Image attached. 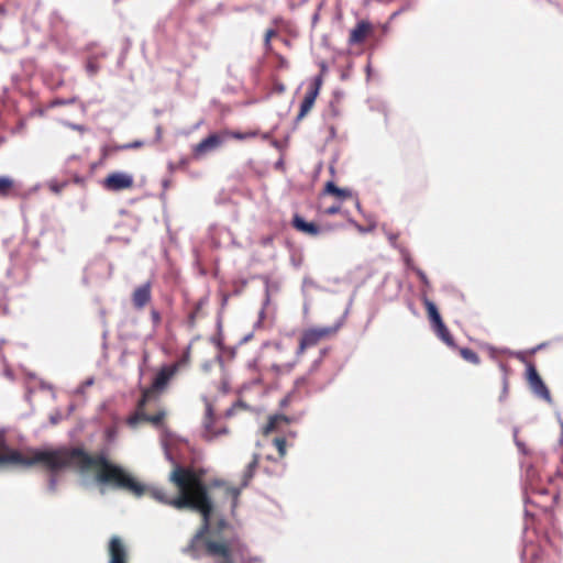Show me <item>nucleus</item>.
I'll use <instances>...</instances> for the list:
<instances>
[{
	"label": "nucleus",
	"mask_w": 563,
	"mask_h": 563,
	"mask_svg": "<svg viewBox=\"0 0 563 563\" xmlns=\"http://www.w3.org/2000/svg\"><path fill=\"white\" fill-rule=\"evenodd\" d=\"M206 473L203 468L175 465L168 479L178 489V494L172 496L163 489H153L151 494L158 503L178 510L191 509L201 515V527L189 541L185 553L194 559L205 555L213 563H235L234 541L210 533L213 503L209 487L203 481Z\"/></svg>",
	"instance_id": "f257e3e1"
},
{
	"label": "nucleus",
	"mask_w": 563,
	"mask_h": 563,
	"mask_svg": "<svg viewBox=\"0 0 563 563\" xmlns=\"http://www.w3.org/2000/svg\"><path fill=\"white\" fill-rule=\"evenodd\" d=\"M37 464L52 473L64 468H75L80 473L96 470V478L100 484H109L114 488L126 490L136 497L147 494L155 499L151 494L153 489H163L167 494L163 487H147L139 483L121 466L110 463L103 454L90 455L79 446L46 451L30 450L27 454L20 452L18 465L31 467Z\"/></svg>",
	"instance_id": "f03ea898"
},
{
	"label": "nucleus",
	"mask_w": 563,
	"mask_h": 563,
	"mask_svg": "<svg viewBox=\"0 0 563 563\" xmlns=\"http://www.w3.org/2000/svg\"><path fill=\"white\" fill-rule=\"evenodd\" d=\"M553 476L548 474L544 477L534 467L530 466L526 471V501L542 511L552 510L559 498L556 489L548 488L547 484H552Z\"/></svg>",
	"instance_id": "7ed1b4c3"
},
{
	"label": "nucleus",
	"mask_w": 563,
	"mask_h": 563,
	"mask_svg": "<svg viewBox=\"0 0 563 563\" xmlns=\"http://www.w3.org/2000/svg\"><path fill=\"white\" fill-rule=\"evenodd\" d=\"M152 396L151 390H143L141 398L137 401L136 410L126 419V424L135 429L141 422H148L154 427H161L166 418L165 410H158L154 415H147L145 406Z\"/></svg>",
	"instance_id": "20e7f679"
},
{
	"label": "nucleus",
	"mask_w": 563,
	"mask_h": 563,
	"mask_svg": "<svg viewBox=\"0 0 563 563\" xmlns=\"http://www.w3.org/2000/svg\"><path fill=\"white\" fill-rule=\"evenodd\" d=\"M338 330L339 325L312 327L305 329L299 339V344L296 351L297 356H301L307 349L313 347L321 341L333 336Z\"/></svg>",
	"instance_id": "39448f33"
},
{
	"label": "nucleus",
	"mask_w": 563,
	"mask_h": 563,
	"mask_svg": "<svg viewBox=\"0 0 563 563\" xmlns=\"http://www.w3.org/2000/svg\"><path fill=\"white\" fill-rule=\"evenodd\" d=\"M322 76H317L312 79L309 85V88L303 97V100L300 104V109L297 115V121L302 120L313 108L316 99L320 92L322 86Z\"/></svg>",
	"instance_id": "423d86ee"
},
{
	"label": "nucleus",
	"mask_w": 563,
	"mask_h": 563,
	"mask_svg": "<svg viewBox=\"0 0 563 563\" xmlns=\"http://www.w3.org/2000/svg\"><path fill=\"white\" fill-rule=\"evenodd\" d=\"M260 457L257 454L253 455L252 461L247 464L245 471L243 472L242 487H227L225 494L232 499V509H235L238 506V500L241 494V489L249 485V482L253 478L255 471L258 466Z\"/></svg>",
	"instance_id": "0eeeda50"
},
{
	"label": "nucleus",
	"mask_w": 563,
	"mask_h": 563,
	"mask_svg": "<svg viewBox=\"0 0 563 563\" xmlns=\"http://www.w3.org/2000/svg\"><path fill=\"white\" fill-rule=\"evenodd\" d=\"M526 378L530 389L540 398L551 401V394L532 363L527 364Z\"/></svg>",
	"instance_id": "6e6552de"
},
{
	"label": "nucleus",
	"mask_w": 563,
	"mask_h": 563,
	"mask_svg": "<svg viewBox=\"0 0 563 563\" xmlns=\"http://www.w3.org/2000/svg\"><path fill=\"white\" fill-rule=\"evenodd\" d=\"M224 141V136L222 131L219 133H211L203 140H201L198 144L192 147V156L196 159H200L206 154L217 150L221 146Z\"/></svg>",
	"instance_id": "1a4fd4ad"
},
{
	"label": "nucleus",
	"mask_w": 563,
	"mask_h": 563,
	"mask_svg": "<svg viewBox=\"0 0 563 563\" xmlns=\"http://www.w3.org/2000/svg\"><path fill=\"white\" fill-rule=\"evenodd\" d=\"M134 185L133 176L126 173L114 172L103 180V187L110 191L130 189Z\"/></svg>",
	"instance_id": "9d476101"
},
{
	"label": "nucleus",
	"mask_w": 563,
	"mask_h": 563,
	"mask_svg": "<svg viewBox=\"0 0 563 563\" xmlns=\"http://www.w3.org/2000/svg\"><path fill=\"white\" fill-rule=\"evenodd\" d=\"M108 553L109 563H128V549L120 537H111L108 544Z\"/></svg>",
	"instance_id": "9b49d317"
},
{
	"label": "nucleus",
	"mask_w": 563,
	"mask_h": 563,
	"mask_svg": "<svg viewBox=\"0 0 563 563\" xmlns=\"http://www.w3.org/2000/svg\"><path fill=\"white\" fill-rule=\"evenodd\" d=\"M132 305L136 310H142L152 300V284L150 282L136 287L132 292Z\"/></svg>",
	"instance_id": "f8f14e48"
},
{
	"label": "nucleus",
	"mask_w": 563,
	"mask_h": 563,
	"mask_svg": "<svg viewBox=\"0 0 563 563\" xmlns=\"http://www.w3.org/2000/svg\"><path fill=\"white\" fill-rule=\"evenodd\" d=\"M176 374L177 372L175 366H163L154 377L151 388H148L147 390H151L152 394L154 391L163 390Z\"/></svg>",
	"instance_id": "ddd939ff"
},
{
	"label": "nucleus",
	"mask_w": 563,
	"mask_h": 563,
	"mask_svg": "<svg viewBox=\"0 0 563 563\" xmlns=\"http://www.w3.org/2000/svg\"><path fill=\"white\" fill-rule=\"evenodd\" d=\"M373 32V25L366 20L357 22L355 27L350 32L349 44L360 45L365 42L367 36Z\"/></svg>",
	"instance_id": "4468645a"
},
{
	"label": "nucleus",
	"mask_w": 563,
	"mask_h": 563,
	"mask_svg": "<svg viewBox=\"0 0 563 563\" xmlns=\"http://www.w3.org/2000/svg\"><path fill=\"white\" fill-rule=\"evenodd\" d=\"M20 451L8 446L5 435L0 432V465H18Z\"/></svg>",
	"instance_id": "2eb2a0df"
},
{
	"label": "nucleus",
	"mask_w": 563,
	"mask_h": 563,
	"mask_svg": "<svg viewBox=\"0 0 563 563\" xmlns=\"http://www.w3.org/2000/svg\"><path fill=\"white\" fill-rule=\"evenodd\" d=\"M291 225L299 232H302L310 236H317L321 229L314 222H307L301 216L296 213L292 218Z\"/></svg>",
	"instance_id": "dca6fc26"
},
{
	"label": "nucleus",
	"mask_w": 563,
	"mask_h": 563,
	"mask_svg": "<svg viewBox=\"0 0 563 563\" xmlns=\"http://www.w3.org/2000/svg\"><path fill=\"white\" fill-rule=\"evenodd\" d=\"M522 560L526 563H539L543 556V550L539 544L527 542L521 553Z\"/></svg>",
	"instance_id": "f3484780"
},
{
	"label": "nucleus",
	"mask_w": 563,
	"mask_h": 563,
	"mask_svg": "<svg viewBox=\"0 0 563 563\" xmlns=\"http://www.w3.org/2000/svg\"><path fill=\"white\" fill-rule=\"evenodd\" d=\"M290 421L291 420L284 415L271 416L267 423L263 428V433L267 435L272 432L280 431L284 427L288 426Z\"/></svg>",
	"instance_id": "a211bd4d"
},
{
	"label": "nucleus",
	"mask_w": 563,
	"mask_h": 563,
	"mask_svg": "<svg viewBox=\"0 0 563 563\" xmlns=\"http://www.w3.org/2000/svg\"><path fill=\"white\" fill-rule=\"evenodd\" d=\"M213 423H214L213 411H212V408L209 406L207 408V413H206V418H205V433H203V437L208 441H211L212 439H214L216 437H218L220 434L227 433L225 429H216L213 427Z\"/></svg>",
	"instance_id": "6ab92c4d"
},
{
	"label": "nucleus",
	"mask_w": 563,
	"mask_h": 563,
	"mask_svg": "<svg viewBox=\"0 0 563 563\" xmlns=\"http://www.w3.org/2000/svg\"><path fill=\"white\" fill-rule=\"evenodd\" d=\"M19 185L16 180L10 176H0V198H9L16 196Z\"/></svg>",
	"instance_id": "aec40b11"
},
{
	"label": "nucleus",
	"mask_w": 563,
	"mask_h": 563,
	"mask_svg": "<svg viewBox=\"0 0 563 563\" xmlns=\"http://www.w3.org/2000/svg\"><path fill=\"white\" fill-rule=\"evenodd\" d=\"M324 195L333 196L339 202L353 198L352 190L347 188H339L334 183L328 181L323 189Z\"/></svg>",
	"instance_id": "412c9836"
},
{
	"label": "nucleus",
	"mask_w": 563,
	"mask_h": 563,
	"mask_svg": "<svg viewBox=\"0 0 563 563\" xmlns=\"http://www.w3.org/2000/svg\"><path fill=\"white\" fill-rule=\"evenodd\" d=\"M205 305H206V300H205V299H200V300H198V301L194 305V308H192V310L188 313L187 321H186L187 327H188L189 329H194V328H196L197 320L203 316L202 309H203V306H205Z\"/></svg>",
	"instance_id": "4be33fe9"
},
{
	"label": "nucleus",
	"mask_w": 563,
	"mask_h": 563,
	"mask_svg": "<svg viewBox=\"0 0 563 563\" xmlns=\"http://www.w3.org/2000/svg\"><path fill=\"white\" fill-rule=\"evenodd\" d=\"M423 305L426 307V310H427V313H428V317H429L432 328L443 322V320L440 316V312H439L437 306L434 305V302H432L428 298H424Z\"/></svg>",
	"instance_id": "5701e85b"
},
{
	"label": "nucleus",
	"mask_w": 563,
	"mask_h": 563,
	"mask_svg": "<svg viewBox=\"0 0 563 563\" xmlns=\"http://www.w3.org/2000/svg\"><path fill=\"white\" fill-rule=\"evenodd\" d=\"M433 331L438 335V338L443 341L448 346L455 347V342L453 336L451 335L449 329L444 324V322L433 327Z\"/></svg>",
	"instance_id": "b1692460"
},
{
	"label": "nucleus",
	"mask_w": 563,
	"mask_h": 563,
	"mask_svg": "<svg viewBox=\"0 0 563 563\" xmlns=\"http://www.w3.org/2000/svg\"><path fill=\"white\" fill-rule=\"evenodd\" d=\"M191 361V345H188L185 351L183 352L181 356L173 364L172 366H175L176 372L179 369L187 367L190 364Z\"/></svg>",
	"instance_id": "393cba45"
},
{
	"label": "nucleus",
	"mask_w": 563,
	"mask_h": 563,
	"mask_svg": "<svg viewBox=\"0 0 563 563\" xmlns=\"http://www.w3.org/2000/svg\"><path fill=\"white\" fill-rule=\"evenodd\" d=\"M460 355L466 362L475 364V365L479 364V362H481V358H479L478 354L475 351H473L472 349H468V347L460 349Z\"/></svg>",
	"instance_id": "a878e982"
},
{
	"label": "nucleus",
	"mask_w": 563,
	"mask_h": 563,
	"mask_svg": "<svg viewBox=\"0 0 563 563\" xmlns=\"http://www.w3.org/2000/svg\"><path fill=\"white\" fill-rule=\"evenodd\" d=\"M222 133H223L224 140L229 139V137H232L235 140H246V139L255 137L257 135L256 132H234V131H229V130H223Z\"/></svg>",
	"instance_id": "bb28decb"
},
{
	"label": "nucleus",
	"mask_w": 563,
	"mask_h": 563,
	"mask_svg": "<svg viewBox=\"0 0 563 563\" xmlns=\"http://www.w3.org/2000/svg\"><path fill=\"white\" fill-rule=\"evenodd\" d=\"M273 445L278 452V459L283 460L286 456V439L284 437H276L273 439Z\"/></svg>",
	"instance_id": "cd10ccee"
},
{
	"label": "nucleus",
	"mask_w": 563,
	"mask_h": 563,
	"mask_svg": "<svg viewBox=\"0 0 563 563\" xmlns=\"http://www.w3.org/2000/svg\"><path fill=\"white\" fill-rule=\"evenodd\" d=\"M67 185L68 181L49 180L47 183L48 189L56 195H59L67 187Z\"/></svg>",
	"instance_id": "c85d7f7f"
},
{
	"label": "nucleus",
	"mask_w": 563,
	"mask_h": 563,
	"mask_svg": "<svg viewBox=\"0 0 563 563\" xmlns=\"http://www.w3.org/2000/svg\"><path fill=\"white\" fill-rule=\"evenodd\" d=\"M276 35H277V31L275 29L266 30L265 36H264V46H265L266 51L272 49V38L275 37Z\"/></svg>",
	"instance_id": "c756f323"
},
{
	"label": "nucleus",
	"mask_w": 563,
	"mask_h": 563,
	"mask_svg": "<svg viewBox=\"0 0 563 563\" xmlns=\"http://www.w3.org/2000/svg\"><path fill=\"white\" fill-rule=\"evenodd\" d=\"M150 317H151V320H152L153 329H157L161 325V323H162V314H161V312L157 309L152 308L151 311H150Z\"/></svg>",
	"instance_id": "7c9ffc66"
},
{
	"label": "nucleus",
	"mask_w": 563,
	"mask_h": 563,
	"mask_svg": "<svg viewBox=\"0 0 563 563\" xmlns=\"http://www.w3.org/2000/svg\"><path fill=\"white\" fill-rule=\"evenodd\" d=\"M561 452H560V466L558 467L555 475L559 477H563V424H562V434L559 441Z\"/></svg>",
	"instance_id": "2f4dec72"
},
{
	"label": "nucleus",
	"mask_w": 563,
	"mask_h": 563,
	"mask_svg": "<svg viewBox=\"0 0 563 563\" xmlns=\"http://www.w3.org/2000/svg\"><path fill=\"white\" fill-rule=\"evenodd\" d=\"M341 211V205L340 203H334L328 208H325L323 210V213L327 214V216H333V214H336Z\"/></svg>",
	"instance_id": "473e14b6"
},
{
	"label": "nucleus",
	"mask_w": 563,
	"mask_h": 563,
	"mask_svg": "<svg viewBox=\"0 0 563 563\" xmlns=\"http://www.w3.org/2000/svg\"><path fill=\"white\" fill-rule=\"evenodd\" d=\"M99 67H98V64L95 59H89L88 63H87V70L91 74V75H95L97 74Z\"/></svg>",
	"instance_id": "72a5a7b5"
},
{
	"label": "nucleus",
	"mask_w": 563,
	"mask_h": 563,
	"mask_svg": "<svg viewBox=\"0 0 563 563\" xmlns=\"http://www.w3.org/2000/svg\"><path fill=\"white\" fill-rule=\"evenodd\" d=\"M77 101V98L74 97L71 99H68V100H64V99H56L53 101V106H65V104H70V103H75Z\"/></svg>",
	"instance_id": "f704fd0d"
},
{
	"label": "nucleus",
	"mask_w": 563,
	"mask_h": 563,
	"mask_svg": "<svg viewBox=\"0 0 563 563\" xmlns=\"http://www.w3.org/2000/svg\"><path fill=\"white\" fill-rule=\"evenodd\" d=\"M142 145H143L142 141H134L133 143L123 144V145L119 146V150L139 148Z\"/></svg>",
	"instance_id": "c9c22d12"
},
{
	"label": "nucleus",
	"mask_w": 563,
	"mask_h": 563,
	"mask_svg": "<svg viewBox=\"0 0 563 563\" xmlns=\"http://www.w3.org/2000/svg\"><path fill=\"white\" fill-rule=\"evenodd\" d=\"M417 274H418V276H419L420 280H421L423 284H428V278H427L426 274H424L422 271L417 269Z\"/></svg>",
	"instance_id": "e433bc0d"
},
{
	"label": "nucleus",
	"mask_w": 563,
	"mask_h": 563,
	"mask_svg": "<svg viewBox=\"0 0 563 563\" xmlns=\"http://www.w3.org/2000/svg\"><path fill=\"white\" fill-rule=\"evenodd\" d=\"M56 483H57L56 477L52 476L51 479H49V484H48L49 489L52 492H54L56 489Z\"/></svg>",
	"instance_id": "4c0bfd02"
},
{
	"label": "nucleus",
	"mask_w": 563,
	"mask_h": 563,
	"mask_svg": "<svg viewBox=\"0 0 563 563\" xmlns=\"http://www.w3.org/2000/svg\"><path fill=\"white\" fill-rule=\"evenodd\" d=\"M507 393H508V380H507V378L505 377V378H504L503 396H501V397H506Z\"/></svg>",
	"instance_id": "58836bf2"
},
{
	"label": "nucleus",
	"mask_w": 563,
	"mask_h": 563,
	"mask_svg": "<svg viewBox=\"0 0 563 563\" xmlns=\"http://www.w3.org/2000/svg\"><path fill=\"white\" fill-rule=\"evenodd\" d=\"M224 485V482L223 481H220V479H216L211 483V486L212 487H221Z\"/></svg>",
	"instance_id": "ea45409f"
},
{
	"label": "nucleus",
	"mask_w": 563,
	"mask_h": 563,
	"mask_svg": "<svg viewBox=\"0 0 563 563\" xmlns=\"http://www.w3.org/2000/svg\"><path fill=\"white\" fill-rule=\"evenodd\" d=\"M291 395H288L280 401V406L285 407L290 401Z\"/></svg>",
	"instance_id": "a19ab883"
},
{
	"label": "nucleus",
	"mask_w": 563,
	"mask_h": 563,
	"mask_svg": "<svg viewBox=\"0 0 563 563\" xmlns=\"http://www.w3.org/2000/svg\"><path fill=\"white\" fill-rule=\"evenodd\" d=\"M305 383H306V378L305 377L298 378L296 380V386H299V385L305 384Z\"/></svg>",
	"instance_id": "79ce46f5"
},
{
	"label": "nucleus",
	"mask_w": 563,
	"mask_h": 563,
	"mask_svg": "<svg viewBox=\"0 0 563 563\" xmlns=\"http://www.w3.org/2000/svg\"><path fill=\"white\" fill-rule=\"evenodd\" d=\"M74 181H75V183H77V184H79V183H81V178H80V177H78V176H76V177L74 178Z\"/></svg>",
	"instance_id": "37998d69"
},
{
	"label": "nucleus",
	"mask_w": 563,
	"mask_h": 563,
	"mask_svg": "<svg viewBox=\"0 0 563 563\" xmlns=\"http://www.w3.org/2000/svg\"><path fill=\"white\" fill-rule=\"evenodd\" d=\"M5 12L4 8L0 5V14H3Z\"/></svg>",
	"instance_id": "c03bdc74"
},
{
	"label": "nucleus",
	"mask_w": 563,
	"mask_h": 563,
	"mask_svg": "<svg viewBox=\"0 0 563 563\" xmlns=\"http://www.w3.org/2000/svg\"><path fill=\"white\" fill-rule=\"evenodd\" d=\"M219 526H220V527H224V526H225V521H224V520H221V521L219 522Z\"/></svg>",
	"instance_id": "a18cd8bd"
},
{
	"label": "nucleus",
	"mask_w": 563,
	"mask_h": 563,
	"mask_svg": "<svg viewBox=\"0 0 563 563\" xmlns=\"http://www.w3.org/2000/svg\"><path fill=\"white\" fill-rule=\"evenodd\" d=\"M292 364L287 365L288 369L290 371L292 368Z\"/></svg>",
	"instance_id": "49530a36"
},
{
	"label": "nucleus",
	"mask_w": 563,
	"mask_h": 563,
	"mask_svg": "<svg viewBox=\"0 0 563 563\" xmlns=\"http://www.w3.org/2000/svg\"><path fill=\"white\" fill-rule=\"evenodd\" d=\"M282 65H285L286 60L282 57Z\"/></svg>",
	"instance_id": "de8ad7c7"
}]
</instances>
